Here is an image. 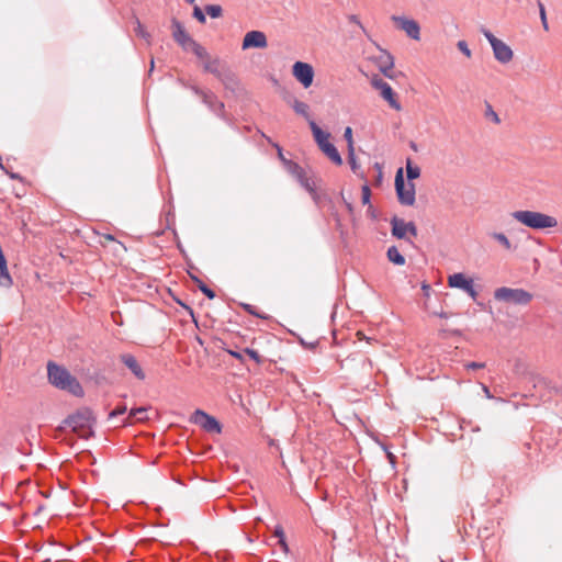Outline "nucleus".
<instances>
[{"instance_id":"30","label":"nucleus","mask_w":562,"mask_h":562,"mask_svg":"<svg viewBox=\"0 0 562 562\" xmlns=\"http://www.w3.org/2000/svg\"><path fill=\"white\" fill-rule=\"evenodd\" d=\"M135 33L144 38L148 45L151 43V35L143 27L138 19L136 20Z\"/></svg>"},{"instance_id":"55","label":"nucleus","mask_w":562,"mask_h":562,"mask_svg":"<svg viewBox=\"0 0 562 562\" xmlns=\"http://www.w3.org/2000/svg\"><path fill=\"white\" fill-rule=\"evenodd\" d=\"M483 391H484V393L486 394V396H487L488 398H491V397H492V395H491L490 390H488V387H487V386L483 385Z\"/></svg>"},{"instance_id":"56","label":"nucleus","mask_w":562,"mask_h":562,"mask_svg":"<svg viewBox=\"0 0 562 562\" xmlns=\"http://www.w3.org/2000/svg\"><path fill=\"white\" fill-rule=\"evenodd\" d=\"M345 204L350 212L353 210V206L350 202L345 201Z\"/></svg>"},{"instance_id":"29","label":"nucleus","mask_w":562,"mask_h":562,"mask_svg":"<svg viewBox=\"0 0 562 562\" xmlns=\"http://www.w3.org/2000/svg\"><path fill=\"white\" fill-rule=\"evenodd\" d=\"M204 11L213 19L220 18L223 13L222 7L218 4H206Z\"/></svg>"},{"instance_id":"5","label":"nucleus","mask_w":562,"mask_h":562,"mask_svg":"<svg viewBox=\"0 0 562 562\" xmlns=\"http://www.w3.org/2000/svg\"><path fill=\"white\" fill-rule=\"evenodd\" d=\"M394 184L398 202L402 205L412 206L416 200L415 184L405 182L402 168L396 171Z\"/></svg>"},{"instance_id":"52","label":"nucleus","mask_w":562,"mask_h":562,"mask_svg":"<svg viewBox=\"0 0 562 562\" xmlns=\"http://www.w3.org/2000/svg\"><path fill=\"white\" fill-rule=\"evenodd\" d=\"M274 146H276V147H277V149H278V156H279V158H280V159L283 161V164L285 165V161H289V160H288V159H285V158L283 157L282 148H281L278 144H276Z\"/></svg>"},{"instance_id":"53","label":"nucleus","mask_w":562,"mask_h":562,"mask_svg":"<svg viewBox=\"0 0 562 562\" xmlns=\"http://www.w3.org/2000/svg\"><path fill=\"white\" fill-rule=\"evenodd\" d=\"M7 175H9V177L11 179H15V180H22V177L19 175V173H15V172H9L8 170H4Z\"/></svg>"},{"instance_id":"12","label":"nucleus","mask_w":562,"mask_h":562,"mask_svg":"<svg viewBox=\"0 0 562 562\" xmlns=\"http://www.w3.org/2000/svg\"><path fill=\"white\" fill-rule=\"evenodd\" d=\"M268 46L267 36L261 31H249L243 38L241 48H266Z\"/></svg>"},{"instance_id":"41","label":"nucleus","mask_w":562,"mask_h":562,"mask_svg":"<svg viewBox=\"0 0 562 562\" xmlns=\"http://www.w3.org/2000/svg\"><path fill=\"white\" fill-rule=\"evenodd\" d=\"M348 21H349L350 23L356 24V25H357V26H358V27H359V29H360V30H361L366 35L368 34V33H367L366 27H364V26L362 25V23L360 22V20H359V18H358V15H356V14H350V15H348Z\"/></svg>"},{"instance_id":"33","label":"nucleus","mask_w":562,"mask_h":562,"mask_svg":"<svg viewBox=\"0 0 562 562\" xmlns=\"http://www.w3.org/2000/svg\"><path fill=\"white\" fill-rule=\"evenodd\" d=\"M371 190L368 183L363 184L361 188V201L363 205L371 204Z\"/></svg>"},{"instance_id":"6","label":"nucleus","mask_w":562,"mask_h":562,"mask_svg":"<svg viewBox=\"0 0 562 562\" xmlns=\"http://www.w3.org/2000/svg\"><path fill=\"white\" fill-rule=\"evenodd\" d=\"M95 418L90 408L78 409L75 414L69 415L64 423L71 427L74 431L91 429Z\"/></svg>"},{"instance_id":"1","label":"nucleus","mask_w":562,"mask_h":562,"mask_svg":"<svg viewBox=\"0 0 562 562\" xmlns=\"http://www.w3.org/2000/svg\"><path fill=\"white\" fill-rule=\"evenodd\" d=\"M47 378L48 382L56 389L66 391L74 396L81 397L85 392L76 376H74L66 368L48 361L47 363Z\"/></svg>"},{"instance_id":"39","label":"nucleus","mask_w":562,"mask_h":562,"mask_svg":"<svg viewBox=\"0 0 562 562\" xmlns=\"http://www.w3.org/2000/svg\"><path fill=\"white\" fill-rule=\"evenodd\" d=\"M126 412H127V406L125 404H120L112 412H110L109 418H114L116 416L125 414Z\"/></svg>"},{"instance_id":"17","label":"nucleus","mask_w":562,"mask_h":562,"mask_svg":"<svg viewBox=\"0 0 562 562\" xmlns=\"http://www.w3.org/2000/svg\"><path fill=\"white\" fill-rule=\"evenodd\" d=\"M215 115L221 119H224V103L218 100L216 94L211 91H207V94L204 95V100L202 101Z\"/></svg>"},{"instance_id":"44","label":"nucleus","mask_w":562,"mask_h":562,"mask_svg":"<svg viewBox=\"0 0 562 562\" xmlns=\"http://www.w3.org/2000/svg\"><path fill=\"white\" fill-rule=\"evenodd\" d=\"M273 533L278 538V540L285 538L284 530H283L282 526H280V525L276 526Z\"/></svg>"},{"instance_id":"21","label":"nucleus","mask_w":562,"mask_h":562,"mask_svg":"<svg viewBox=\"0 0 562 562\" xmlns=\"http://www.w3.org/2000/svg\"><path fill=\"white\" fill-rule=\"evenodd\" d=\"M386 257L389 261L396 266L405 265V257L400 252L396 246H391L387 248Z\"/></svg>"},{"instance_id":"42","label":"nucleus","mask_w":562,"mask_h":562,"mask_svg":"<svg viewBox=\"0 0 562 562\" xmlns=\"http://www.w3.org/2000/svg\"><path fill=\"white\" fill-rule=\"evenodd\" d=\"M457 46L467 57L471 56V50L465 41H459Z\"/></svg>"},{"instance_id":"10","label":"nucleus","mask_w":562,"mask_h":562,"mask_svg":"<svg viewBox=\"0 0 562 562\" xmlns=\"http://www.w3.org/2000/svg\"><path fill=\"white\" fill-rule=\"evenodd\" d=\"M371 85L375 89L380 90L381 97L385 101L389 102V104L392 109L397 110V111L401 110V104L398 103V101L395 98V92L393 91L392 87L386 81H384L381 78L374 77L371 80Z\"/></svg>"},{"instance_id":"32","label":"nucleus","mask_w":562,"mask_h":562,"mask_svg":"<svg viewBox=\"0 0 562 562\" xmlns=\"http://www.w3.org/2000/svg\"><path fill=\"white\" fill-rule=\"evenodd\" d=\"M537 4H538V8H539V15H540V20H541V23H542V26L546 31L549 30V24H548V20H547V13H546V8L543 5V3L538 0L537 1Z\"/></svg>"},{"instance_id":"57","label":"nucleus","mask_w":562,"mask_h":562,"mask_svg":"<svg viewBox=\"0 0 562 562\" xmlns=\"http://www.w3.org/2000/svg\"><path fill=\"white\" fill-rule=\"evenodd\" d=\"M438 316L441 317V318H447L448 317L447 313H445V312L439 313Z\"/></svg>"},{"instance_id":"15","label":"nucleus","mask_w":562,"mask_h":562,"mask_svg":"<svg viewBox=\"0 0 562 562\" xmlns=\"http://www.w3.org/2000/svg\"><path fill=\"white\" fill-rule=\"evenodd\" d=\"M120 360L135 375V378L138 380H145L146 374L133 355L122 353L120 355Z\"/></svg>"},{"instance_id":"34","label":"nucleus","mask_w":562,"mask_h":562,"mask_svg":"<svg viewBox=\"0 0 562 562\" xmlns=\"http://www.w3.org/2000/svg\"><path fill=\"white\" fill-rule=\"evenodd\" d=\"M481 33L484 35V37L488 41V43L491 44V47H493L498 41L499 38H497L490 30H487L486 27L482 26L481 27Z\"/></svg>"},{"instance_id":"3","label":"nucleus","mask_w":562,"mask_h":562,"mask_svg":"<svg viewBox=\"0 0 562 562\" xmlns=\"http://www.w3.org/2000/svg\"><path fill=\"white\" fill-rule=\"evenodd\" d=\"M310 127L319 149L337 166L342 165V158L336 146L329 142L330 134L324 132L315 121H310Z\"/></svg>"},{"instance_id":"9","label":"nucleus","mask_w":562,"mask_h":562,"mask_svg":"<svg viewBox=\"0 0 562 562\" xmlns=\"http://www.w3.org/2000/svg\"><path fill=\"white\" fill-rule=\"evenodd\" d=\"M292 72L295 79L304 88H308L312 86L314 80V69L310 64L304 61H295L292 67Z\"/></svg>"},{"instance_id":"50","label":"nucleus","mask_w":562,"mask_h":562,"mask_svg":"<svg viewBox=\"0 0 562 562\" xmlns=\"http://www.w3.org/2000/svg\"><path fill=\"white\" fill-rule=\"evenodd\" d=\"M227 352L237 360H243V353L235 350H227Z\"/></svg>"},{"instance_id":"20","label":"nucleus","mask_w":562,"mask_h":562,"mask_svg":"<svg viewBox=\"0 0 562 562\" xmlns=\"http://www.w3.org/2000/svg\"><path fill=\"white\" fill-rule=\"evenodd\" d=\"M226 66H223L220 58H209L203 63V69L205 72H210L217 77L223 68Z\"/></svg>"},{"instance_id":"24","label":"nucleus","mask_w":562,"mask_h":562,"mask_svg":"<svg viewBox=\"0 0 562 562\" xmlns=\"http://www.w3.org/2000/svg\"><path fill=\"white\" fill-rule=\"evenodd\" d=\"M191 279L194 281L199 290L210 300L215 297V292L209 288L201 279L196 276L190 274Z\"/></svg>"},{"instance_id":"49","label":"nucleus","mask_w":562,"mask_h":562,"mask_svg":"<svg viewBox=\"0 0 562 562\" xmlns=\"http://www.w3.org/2000/svg\"><path fill=\"white\" fill-rule=\"evenodd\" d=\"M278 543L279 546L281 547V549L283 550V552L288 553L289 552V546L286 543V540L285 538L284 539H281V540H278Z\"/></svg>"},{"instance_id":"28","label":"nucleus","mask_w":562,"mask_h":562,"mask_svg":"<svg viewBox=\"0 0 562 562\" xmlns=\"http://www.w3.org/2000/svg\"><path fill=\"white\" fill-rule=\"evenodd\" d=\"M491 237L494 238L497 243H499L505 249H512V243L504 233L494 232L491 234Z\"/></svg>"},{"instance_id":"25","label":"nucleus","mask_w":562,"mask_h":562,"mask_svg":"<svg viewBox=\"0 0 562 562\" xmlns=\"http://www.w3.org/2000/svg\"><path fill=\"white\" fill-rule=\"evenodd\" d=\"M189 50H191L199 59L203 60V63L211 57L207 50L196 41L192 43Z\"/></svg>"},{"instance_id":"48","label":"nucleus","mask_w":562,"mask_h":562,"mask_svg":"<svg viewBox=\"0 0 562 562\" xmlns=\"http://www.w3.org/2000/svg\"><path fill=\"white\" fill-rule=\"evenodd\" d=\"M243 307L246 312H248L249 314L251 315H256V316H259L256 311H255V306L250 305V304H243Z\"/></svg>"},{"instance_id":"43","label":"nucleus","mask_w":562,"mask_h":562,"mask_svg":"<svg viewBox=\"0 0 562 562\" xmlns=\"http://www.w3.org/2000/svg\"><path fill=\"white\" fill-rule=\"evenodd\" d=\"M464 292H467L473 300H475L477 296V292L474 289L473 282L467 286Z\"/></svg>"},{"instance_id":"51","label":"nucleus","mask_w":562,"mask_h":562,"mask_svg":"<svg viewBox=\"0 0 562 562\" xmlns=\"http://www.w3.org/2000/svg\"><path fill=\"white\" fill-rule=\"evenodd\" d=\"M367 214L371 218H375L376 217L375 211H374V209H373V206L371 204L368 205Z\"/></svg>"},{"instance_id":"37","label":"nucleus","mask_w":562,"mask_h":562,"mask_svg":"<svg viewBox=\"0 0 562 562\" xmlns=\"http://www.w3.org/2000/svg\"><path fill=\"white\" fill-rule=\"evenodd\" d=\"M344 138L347 142L348 150L353 147V138H352V128L350 126H347L344 132Z\"/></svg>"},{"instance_id":"59","label":"nucleus","mask_w":562,"mask_h":562,"mask_svg":"<svg viewBox=\"0 0 562 562\" xmlns=\"http://www.w3.org/2000/svg\"><path fill=\"white\" fill-rule=\"evenodd\" d=\"M411 148L414 149V150L417 149L416 144L414 142L411 143Z\"/></svg>"},{"instance_id":"36","label":"nucleus","mask_w":562,"mask_h":562,"mask_svg":"<svg viewBox=\"0 0 562 562\" xmlns=\"http://www.w3.org/2000/svg\"><path fill=\"white\" fill-rule=\"evenodd\" d=\"M192 15L194 19H196L202 24H204L206 22L205 13L198 5H194Z\"/></svg>"},{"instance_id":"26","label":"nucleus","mask_w":562,"mask_h":562,"mask_svg":"<svg viewBox=\"0 0 562 562\" xmlns=\"http://www.w3.org/2000/svg\"><path fill=\"white\" fill-rule=\"evenodd\" d=\"M147 411H148V408H146V407L132 408L130 411L127 419L128 420L135 419L137 422L147 420L148 419Z\"/></svg>"},{"instance_id":"16","label":"nucleus","mask_w":562,"mask_h":562,"mask_svg":"<svg viewBox=\"0 0 562 562\" xmlns=\"http://www.w3.org/2000/svg\"><path fill=\"white\" fill-rule=\"evenodd\" d=\"M492 49L495 59L501 64H508L513 59V49L501 40L492 47Z\"/></svg>"},{"instance_id":"54","label":"nucleus","mask_w":562,"mask_h":562,"mask_svg":"<svg viewBox=\"0 0 562 562\" xmlns=\"http://www.w3.org/2000/svg\"><path fill=\"white\" fill-rule=\"evenodd\" d=\"M380 65H387V58H385V55L380 57Z\"/></svg>"},{"instance_id":"58","label":"nucleus","mask_w":562,"mask_h":562,"mask_svg":"<svg viewBox=\"0 0 562 562\" xmlns=\"http://www.w3.org/2000/svg\"><path fill=\"white\" fill-rule=\"evenodd\" d=\"M154 66H155V61H154V58H151V60H150V71H153Z\"/></svg>"},{"instance_id":"14","label":"nucleus","mask_w":562,"mask_h":562,"mask_svg":"<svg viewBox=\"0 0 562 562\" xmlns=\"http://www.w3.org/2000/svg\"><path fill=\"white\" fill-rule=\"evenodd\" d=\"M216 78L224 85L225 89L232 92L237 91L239 88L237 75L227 66L221 70Z\"/></svg>"},{"instance_id":"45","label":"nucleus","mask_w":562,"mask_h":562,"mask_svg":"<svg viewBox=\"0 0 562 562\" xmlns=\"http://www.w3.org/2000/svg\"><path fill=\"white\" fill-rule=\"evenodd\" d=\"M484 367H485V363H483V362H469L468 364H465V368L470 369V370L482 369Z\"/></svg>"},{"instance_id":"19","label":"nucleus","mask_w":562,"mask_h":562,"mask_svg":"<svg viewBox=\"0 0 562 562\" xmlns=\"http://www.w3.org/2000/svg\"><path fill=\"white\" fill-rule=\"evenodd\" d=\"M286 102L289 104H291L292 109L294 110V112L301 116H303L304 119H306L308 122L310 121H313L311 119V115H310V106L308 104H306L305 102L303 101H300L295 98H292V99H288Z\"/></svg>"},{"instance_id":"8","label":"nucleus","mask_w":562,"mask_h":562,"mask_svg":"<svg viewBox=\"0 0 562 562\" xmlns=\"http://www.w3.org/2000/svg\"><path fill=\"white\" fill-rule=\"evenodd\" d=\"M391 225H392V236H394L397 239H404L406 238V234H411L412 236H417V227L414 224V222H405L404 220L393 216L391 218Z\"/></svg>"},{"instance_id":"18","label":"nucleus","mask_w":562,"mask_h":562,"mask_svg":"<svg viewBox=\"0 0 562 562\" xmlns=\"http://www.w3.org/2000/svg\"><path fill=\"white\" fill-rule=\"evenodd\" d=\"M472 283V279L467 278L463 273L458 272L449 276L448 284L450 288H457L465 291L467 286Z\"/></svg>"},{"instance_id":"13","label":"nucleus","mask_w":562,"mask_h":562,"mask_svg":"<svg viewBox=\"0 0 562 562\" xmlns=\"http://www.w3.org/2000/svg\"><path fill=\"white\" fill-rule=\"evenodd\" d=\"M392 19L396 25L407 34V36L416 41L419 40L420 27L415 20L407 19L405 16H393Z\"/></svg>"},{"instance_id":"47","label":"nucleus","mask_w":562,"mask_h":562,"mask_svg":"<svg viewBox=\"0 0 562 562\" xmlns=\"http://www.w3.org/2000/svg\"><path fill=\"white\" fill-rule=\"evenodd\" d=\"M422 291L424 293V296L429 297L430 296V292H431V286L428 283L423 282Z\"/></svg>"},{"instance_id":"11","label":"nucleus","mask_w":562,"mask_h":562,"mask_svg":"<svg viewBox=\"0 0 562 562\" xmlns=\"http://www.w3.org/2000/svg\"><path fill=\"white\" fill-rule=\"evenodd\" d=\"M172 37L184 49L189 50L192 43L195 42L186 31L183 24L173 18L171 20Z\"/></svg>"},{"instance_id":"38","label":"nucleus","mask_w":562,"mask_h":562,"mask_svg":"<svg viewBox=\"0 0 562 562\" xmlns=\"http://www.w3.org/2000/svg\"><path fill=\"white\" fill-rule=\"evenodd\" d=\"M300 184L305 189L307 190L310 193H315V187H314V182L307 178L306 176L301 180L299 181Z\"/></svg>"},{"instance_id":"23","label":"nucleus","mask_w":562,"mask_h":562,"mask_svg":"<svg viewBox=\"0 0 562 562\" xmlns=\"http://www.w3.org/2000/svg\"><path fill=\"white\" fill-rule=\"evenodd\" d=\"M419 176L420 168L416 165H413L412 160L408 158L406 161L407 182L413 183V180L417 179Z\"/></svg>"},{"instance_id":"4","label":"nucleus","mask_w":562,"mask_h":562,"mask_svg":"<svg viewBox=\"0 0 562 562\" xmlns=\"http://www.w3.org/2000/svg\"><path fill=\"white\" fill-rule=\"evenodd\" d=\"M494 299L499 302L527 305L531 302L532 294L524 289L502 286L495 290Z\"/></svg>"},{"instance_id":"7","label":"nucleus","mask_w":562,"mask_h":562,"mask_svg":"<svg viewBox=\"0 0 562 562\" xmlns=\"http://www.w3.org/2000/svg\"><path fill=\"white\" fill-rule=\"evenodd\" d=\"M190 422L200 426L203 430L213 434L222 432L221 423L213 416L202 409H195L190 417Z\"/></svg>"},{"instance_id":"22","label":"nucleus","mask_w":562,"mask_h":562,"mask_svg":"<svg viewBox=\"0 0 562 562\" xmlns=\"http://www.w3.org/2000/svg\"><path fill=\"white\" fill-rule=\"evenodd\" d=\"M285 167L288 168V171L296 178L297 181H301L306 176L305 170L294 161H285Z\"/></svg>"},{"instance_id":"46","label":"nucleus","mask_w":562,"mask_h":562,"mask_svg":"<svg viewBox=\"0 0 562 562\" xmlns=\"http://www.w3.org/2000/svg\"><path fill=\"white\" fill-rule=\"evenodd\" d=\"M191 90L193 91L194 94L201 97L202 101L204 100V95L207 94V91H203L202 89H200L196 86H192Z\"/></svg>"},{"instance_id":"35","label":"nucleus","mask_w":562,"mask_h":562,"mask_svg":"<svg viewBox=\"0 0 562 562\" xmlns=\"http://www.w3.org/2000/svg\"><path fill=\"white\" fill-rule=\"evenodd\" d=\"M485 109V117L491 119L494 123L498 124L501 122L498 114L493 110L492 105L486 102Z\"/></svg>"},{"instance_id":"27","label":"nucleus","mask_w":562,"mask_h":562,"mask_svg":"<svg viewBox=\"0 0 562 562\" xmlns=\"http://www.w3.org/2000/svg\"><path fill=\"white\" fill-rule=\"evenodd\" d=\"M385 58H387V65H380L379 68H380V71L387 78H393V76L391 75V69L393 68L394 66V58L391 54L386 53L385 54Z\"/></svg>"},{"instance_id":"31","label":"nucleus","mask_w":562,"mask_h":562,"mask_svg":"<svg viewBox=\"0 0 562 562\" xmlns=\"http://www.w3.org/2000/svg\"><path fill=\"white\" fill-rule=\"evenodd\" d=\"M348 161L352 172L358 173L360 166L356 158L355 148H350V150H348Z\"/></svg>"},{"instance_id":"60","label":"nucleus","mask_w":562,"mask_h":562,"mask_svg":"<svg viewBox=\"0 0 562 562\" xmlns=\"http://www.w3.org/2000/svg\"><path fill=\"white\" fill-rule=\"evenodd\" d=\"M106 238L110 240H114V237L112 235H108Z\"/></svg>"},{"instance_id":"40","label":"nucleus","mask_w":562,"mask_h":562,"mask_svg":"<svg viewBox=\"0 0 562 562\" xmlns=\"http://www.w3.org/2000/svg\"><path fill=\"white\" fill-rule=\"evenodd\" d=\"M244 352L248 355L256 363H261L262 359L257 350L251 348H245Z\"/></svg>"},{"instance_id":"2","label":"nucleus","mask_w":562,"mask_h":562,"mask_svg":"<svg viewBox=\"0 0 562 562\" xmlns=\"http://www.w3.org/2000/svg\"><path fill=\"white\" fill-rule=\"evenodd\" d=\"M512 217L522 225L538 231L552 228L558 225L555 217L536 211H515L512 213Z\"/></svg>"}]
</instances>
